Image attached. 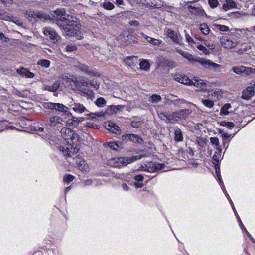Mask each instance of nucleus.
<instances>
[{
	"label": "nucleus",
	"mask_w": 255,
	"mask_h": 255,
	"mask_svg": "<svg viewBox=\"0 0 255 255\" xmlns=\"http://www.w3.org/2000/svg\"><path fill=\"white\" fill-rule=\"evenodd\" d=\"M176 51L180 54L184 58L191 62H196L200 64L204 68L209 70H213L215 71L219 72L222 66L213 62L209 59L201 58L199 57H194L187 51L181 50L178 48H175Z\"/></svg>",
	"instance_id": "1"
},
{
	"label": "nucleus",
	"mask_w": 255,
	"mask_h": 255,
	"mask_svg": "<svg viewBox=\"0 0 255 255\" xmlns=\"http://www.w3.org/2000/svg\"><path fill=\"white\" fill-rule=\"evenodd\" d=\"M141 158V156H134L131 157H115L109 159L107 164L112 167L120 168Z\"/></svg>",
	"instance_id": "2"
},
{
	"label": "nucleus",
	"mask_w": 255,
	"mask_h": 255,
	"mask_svg": "<svg viewBox=\"0 0 255 255\" xmlns=\"http://www.w3.org/2000/svg\"><path fill=\"white\" fill-rule=\"evenodd\" d=\"M72 22L71 21H67L64 22L63 24L60 23H57V25L63 31V33L64 35L68 36H73L76 33V27L78 24L77 19L75 17H73Z\"/></svg>",
	"instance_id": "3"
},
{
	"label": "nucleus",
	"mask_w": 255,
	"mask_h": 255,
	"mask_svg": "<svg viewBox=\"0 0 255 255\" xmlns=\"http://www.w3.org/2000/svg\"><path fill=\"white\" fill-rule=\"evenodd\" d=\"M62 138L66 141L74 143L73 141L78 138V135L73 130L67 128H63L60 131Z\"/></svg>",
	"instance_id": "4"
},
{
	"label": "nucleus",
	"mask_w": 255,
	"mask_h": 255,
	"mask_svg": "<svg viewBox=\"0 0 255 255\" xmlns=\"http://www.w3.org/2000/svg\"><path fill=\"white\" fill-rule=\"evenodd\" d=\"M43 33L45 36L48 37L54 43H58L61 40V37L55 30L50 27L43 28Z\"/></svg>",
	"instance_id": "5"
},
{
	"label": "nucleus",
	"mask_w": 255,
	"mask_h": 255,
	"mask_svg": "<svg viewBox=\"0 0 255 255\" xmlns=\"http://www.w3.org/2000/svg\"><path fill=\"white\" fill-rule=\"evenodd\" d=\"M166 34L174 43L180 45H184L182 37L179 33L172 29H168L166 31Z\"/></svg>",
	"instance_id": "6"
},
{
	"label": "nucleus",
	"mask_w": 255,
	"mask_h": 255,
	"mask_svg": "<svg viewBox=\"0 0 255 255\" xmlns=\"http://www.w3.org/2000/svg\"><path fill=\"white\" fill-rule=\"evenodd\" d=\"M192 113V111L191 109H185L173 112L171 114V117L173 120H186Z\"/></svg>",
	"instance_id": "7"
},
{
	"label": "nucleus",
	"mask_w": 255,
	"mask_h": 255,
	"mask_svg": "<svg viewBox=\"0 0 255 255\" xmlns=\"http://www.w3.org/2000/svg\"><path fill=\"white\" fill-rule=\"evenodd\" d=\"M67 143L69 144L68 147L66 148L60 147V149L61 150L64 155L67 157H71L78 152L79 147L77 146V145L74 147L72 145V144L73 143L70 142V141H67Z\"/></svg>",
	"instance_id": "8"
},
{
	"label": "nucleus",
	"mask_w": 255,
	"mask_h": 255,
	"mask_svg": "<svg viewBox=\"0 0 255 255\" xmlns=\"http://www.w3.org/2000/svg\"><path fill=\"white\" fill-rule=\"evenodd\" d=\"M54 13L57 17H59L60 20L63 21L64 22L67 21H71V22H72V21H73L72 19L73 16L67 14L64 8L57 9L54 11Z\"/></svg>",
	"instance_id": "9"
},
{
	"label": "nucleus",
	"mask_w": 255,
	"mask_h": 255,
	"mask_svg": "<svg viewBox=\"0 0 255 255\" xmlns=\"http://www.w3.org/2000/svg\"><path fill=\"white\" fill-rule=\"evenodd\" d=\"M122 139L124 141H131L133 143L142 144L143 140L138 135L135 134H125L122 135Z\"/></svg>",
	"instance_id": "10"
},
{
	"label": "nucleus",
	"mask_w": 255,
	"mask_h": 255,
	"mask_svg": "<svg viewBox=\"0 0 255 255\" xmlns=\"http://www.w3.org/2000/svg\"><path fill=\"white\" fill-rule=\"evenodd\" d=\"M232 70L237 74H245L246 75L255 72V70L251 68L247 67L244 66H234L232 68Z\"/></svg>",
	"instance_id": "11"
},
{
	"label": "nucleus",
	"mask_w": 255,
	"mask_h": 255,
	"mask_svg": "<svg viewBox=\"0 0 255 255\" xmlns=\"http://www.w3.org/2000/svg\"><path fill=\"white\" fill-rule=\"evenodd\" d=\"M147 171L150 173H154L163 169L165 165L163 163L150 162L147 164Z\"/></svg>",
	"instance_id": "12"
},
{
	"label": "nucleus",
	"mask_w": 255,
	"mask_h": 255,
	"mask_svg": "<svg viewBox=\"0 0 255 255\" xmlns=\"http://www.w3.org/2000/svg\"><path fill=\"white\" fill-rule=\"evenodd\" d=\"M222 45L225 48L231 49L235 48L238 43L236 41H233L227 36L222 37L220 39Z\"/></svg>",
	"instance_id": "13"
},
{
	"label": "nucleus",
	"mask_w": 255,
	"mask_h": 255,
	"mask_svg": "<svg viewBox=\"0 0 255 255\" xmlns=\"http://www.w3.org/2000/svg\"><path fill=\"white\" fill-rule=\"evenodd\" d=\"M69 106L71 107L72 110L76 113L81 114L85 112H89L86 107L80 103L74 102L71 103Z\"/></svg>",
	"instance_id": "14"
},
{
	"label": "nucleus",
	"mask_w": 255,
	"mask_h": 255,
	"mask_svg": "<svg viewBox=\"0 0 255 255\" xmlns=\"http://www.w3.org/2000/svg\"><path fill=\"white\" fill-rule=\"evenodd\" d=\"M105 128L107 130L115 134H118L120 133L119 127L111 121H108L105 123Z\"/></svg>",
	"instance_id": "15"
},
{
	"label": "nucleus",
	"mask_w": 255,
	"mask_h": 255,
	"mask_svg": "<svg viewBox=\"0 0 255 255\" xmlns=\"http://www.w3.org/2000/svg\"><path fill=\"white\" fill-rule=\"evenodd\" d=\"M75 67L78 68L79 70H81L83 72L87 73L89 75H94V76H99L97 73L94 71L90 70L89 67L84 64L78 63L77 65H75Z\"/></svg>",
	"instance_id": "16"
},
{
	"label": "nucleus",
	"mask_w": 255,
	"mask_h": 255,
	"mask_svg": "<svg viewBox=\"0 0 255 255\" xmlns=\"http://www.w3.org/2000/svg\"><path fill=\"white\" fill-rule=\"evenodd\" d=\"M62 118L58 116H53L49 118L47 124L51 127H59V125H62Z\"/></svg>",
	"instance_id": "17"
},
{
	"label": "nucleus",
	"mask_w": 255,
	"mask_h": 255,
	"mask_svg": "<svg viewBox=\"0 0 255 255\" xmlns=\"http://www.w3.org/2000/svg\"><path fill=\"white\" fill-rule=\"evenodd\" d=\"M174 78L176 81L180 83L185 85H191V80L185 75L177 74L174 76Z\"/></svg>",
	"instance_id": "18"
},
{
	"label": "nucleus",
	"mask_w": 255,
	"mask_h": 255,
	"mask_svg": "<svg viewBox=\"0 0 255 255\" xmlns=\"http://www.w3.org/2000/svg\"><path fill=\"white\" fill-rule=\"evenodd\" d=\"M191 85H193L200 90H205L207 85L203 80L198 78H195L191 81Z\"/></svg>",
	"instance_id": "19"
},
{
	"label": "nucleus",
	"mask_w": 255,
	"mask_h": 255,
	"mask_svg": "<svg viewBox=\"0 0 255 255\" xmlns=\"http://www.w3.org/2000/svg\"><path fill=\"white\" fill-rule=\"evenodd\" d=\"M140 34L143 36V37L149 43L151 44L152 45L154 46H159L160 45L162 42V40L160 39H157L152 37H151L150 36H148L146 35H145L143 32H140Z\"/></svg>",
	"instance_id": "20"
},
{
	"label": "nucleus",
	"mask_w": 255,
	"mask_h": 255,
	"mask_svg": "<svg viewBox=\"0 0 255 255\" xmlns=\"http://www.w3.org/2000/svg\"><path fill=\"white\" fill-rule=\"evenodd\" d=\"M16 71L19 75L24 76L26 78H32L34 77V74L33 73L24 67L17 69Z\"/></svg>",
	"instance_id": "21"
},
{
	"label": "nucleus",
	"mask_w": 255,
	"mask_h": 255,
	"mask_svg": "<svg viewBox=\"0 0 255 255\" xmlns=\"http://www.w3.org/2000/svg\"><path fill=\"white\" fill-rule=\"evenodd\" d=\"M60 84L59 81H56L53 83V85L51 86L44 84L42 86V89L49 92H55L59 88Z\"/></svg>",
	"instance_id": "22"
},
{
	"label": "nucleus",
	"mask_w": 255,
	"mask_h": 255,
	"mask_svg": "<svg viewBox=\"0 0 255 255\" xmlns=\"http://www.w3.org/2000/svg\"><path fill=\"white\" fill-rule=\"evenodd\" d=\"M254 93V88L250 86L248 87L246 90L243 91L242 98L245 100H249L253 95Z\"/></svg>",
	"instance_id": "23"
},
{
	"label": "nucleus",
	"mask_w": 255,
	"mask_h": 255,
	"mask_svg": "<svg viewBox=\"0 0 255 255\" xmlns=\"http://www.w3.org/2000/svg\"><path fill=\"white\" fill-rule=\"evenodd\" d=\"M188 9L192 14L196 16H203L205 14L204 10L200 7H194L191 5H189Z\"/></svg>",
	"instance_id": "24"
},
{
	"label": "nucleus",
	"mask_w": 255,
	"mask_h": 255,
	"mask_svg": "<svg viewBox=\"0 0 255 255\" xmlns=\"http://www.w3.org/2000/svg\"><path fill=\"white\" fill-rule=\"evenodd\" d=\"M137 57L136 56H128L127 57L124 61L125 64L130 67L135 66L137 63Z\"/></svg>",
	"instance_id": "25"
},
{
	"label": "nucleus",
	"mask_w": 255,
	"mask_h": 255,
	"mask_svg": "<svg viewBox=\"0 0 255 255\" xmlns=\"http://www.w3.org/2000/svg\"><path fill=\"white\" fill-rule=\"evenodd\" d=\"M236 6V3L232 0H227L225 3L222 5L223 9L227 11L231 8H235Z\"/></svg>",
	"instance_id": "26"
},
{
	"label": "nucleus",
	"mask_w": 255,
	"mask_h": 255,
	"mask_svg": "<svg viewBox=\"0 0 255 255\" xmlns=\"http://www.w3.org/2000/svg\"><path fill=\"white\" fill-rule=\"evenodd\" d=\"M174 140L177 142H182L183 140V135L181 129L176 128L174 131Z\"/></svg>",
	"instance_id": "27"
},
{
	"label": "nucleus",
	"mask_w": 255,
	"mask_h": 255,
	"mask_svg": "<svg viewBox=\"0 0 255 255\" xmlns=\"http://www.w3.org/2000/svg\"><path fill=\"white\" fill-rule=\"evenodd\" d=\"M36 21L39 20H47L50 19V16L41 12H36Z\"/></svg>",
	"instance_id": "28"
},
{
	"label": "nucleus",
	"mask_w": 255,
	"mask_h": 255,
	"mask_svg": "<svg viewBox=\"0 0 255 255\" xmlns=\"http://www.w3.org/2000/svg\"><path fill=\"white\" fill-rule=\"evenodd\" d=\"M55 110L60 112L66 113L68 110V108L62 104L56 103Z\"/></svg>",
	"instance_id": "29"
},
{
	"label": "nucleus",
	"mask_w": 255,
	"mask_h": 255,
	"mask_svg": "<svg viewBox=\"0 0 255 255\" xmlns=\"http://www.w3.org/2000/svg\"><path fill=\"white\" fill-rule=\"evenodd\" d=\"M44 108L46 109L55 110L56 108V103L52 102H45L43 104Z\"/></svg>",
	"instance_id": "30"
},
{
	"label": "nucleus",
	"mask_w": 255,
	"mask_h": 255,
	"mask_svg": "<svg viewBox=\"0 0 255 255\" xmlns=\"http://www.w3.org/2000/svg\"><path fill=\"white\" fill-rule=\"evenodd\" d=\"M37 64L42 67L48 68L50 66V61L46 59L39 60L37 62Z\"/></svg>",
	"instance_id": "31"
},
{
	"label": "nucleus",
	"mask_w": 255,
	"mask_h": 255,
	"mask_svg": "<svg viewBox=\"0 0 255 255\" xmlns=\"http://www.w3.org/2000/svg\"><path fill=\"white\" fill-rule=\"evenodd\" d=\"M139 65L140 68L145 71L148 70L150 67L149 63L146 60H143L141 61Z\"/></svg>",
	"instance_id": "32"
},
{
	"label": "nucleus",
	"mask_w": 255,
	"mask_h": 255,
	"mask_svg": "<svg viewBox=\"0 0 255 255\" xmlns=\"http://www.w3.org/2000/svg\"><path fill=\"white\" fill-rule=\"evenodd\" d=\"M200 30L203 34L207 35L210 32V29L205 23H203L200 25Z\"/></svg>",
	"instance_id": "33"
},
{
	"label": "nucleus",
	"mask_w": 255,
	"mask_h": 255,
	"mask_svg": "<svg viewBox=\"0 0 255 255\" xmlns=\"http://www.w3.org/2000/svg\"><path fill=\"white\" fill-rule=\"evenodd\" d=\"M231 106L230 104L227 103L221 108L220 110V115H228L229 113L228 109L231 108Z\"/></svg>",
	"instance_id": "34"
},
{
	"label": "nucleus",
	"mask_w": 255,
	"mask_h": 255,
	"mask_svg": "<svg viewBox=\"0 0 255 255\" xmlns=\"http://www.w3.org/2000/svg\"><path fill=\"white\" fill-rule=\"evenodd\" d=\"M161 100V97L159 95L153 94L149 98V101L151 103H157Z\"/></svg>",
	"instance_id": "35"
},
{
	"label": "nucleus",
	"mask_w": 255,
	"mask_h": 255,
	"mask_svg": "<svg viewBox=\"0 0 255 255\" xmlns=\"http://www.w3.org/2000/svg\"><path fill=\"white\" fill-rule=\"evenodd\" d=\"M184 33L186 41L188 43V44L190 46H193V44H195V41L193 40L192 38L190 36V35L187 32L186 30H184Z\"/></svg>",
	"instance_id": "36"
},
{
	"label": "nucleus",
	"mask_w": 255,
	"mask_h": 255,
	"mask_svg": "<svg viewBox=\"0 0 255 255\" xmlns=\"http://www.w3.org/2000/svg\"><path fill=\"white\" fill-rule=\"evenodd\" d=\"M158 115L159 117L161 120H166L167 121H170L171 120H173V119L172 118V117H171V115H170V116H168V115H166L164 112L159 113L158 114Z\"/></svg>",
	"instance_id": "37"
},
{
	"label": "nucleus",
	"mask_w": 255,
	"mask_h": 255,
	"mask_svg": "<svg viewBox=\"0 0 255 255\" xmlns=\"http://www.w3.org/2000/svg\"><path fill=\"white\" fill-rule=\"evenodd\" d=\"M106 103V100L103 97L98 98L95 101L96 105L100 107H103L104 105H105Z\"/></svg>",
	"instance_id": "38"
},
{
	"label": "nucleus",
	"mask_w": 255,
	"mask_h": 255,
	"mask_svg": "<svg viewBox=\"0 0 255 255\" xmlns=\"http://www.w3.org/2000/svg\"><path fill=\"white\" fill-rule=\"evenodd\" d=\"M186 102L183 99H178L172 101V103L177 107H180V105L186 103Z\"/></svg>",
	"instance_id": "39"
},
{
	"label": "nucleus",
	"mask_w": 255,
	"mask_h": 255,
	"mask_svg": "<svg viewBox=\"0 0 255 255\" xmlns=\"http://www.w3.org/2000/svg\"><path fill=\"white\" fill-rule=\"evenodd\" d=\"M102 7L107 10H111L114 8L115 6L113 3L110 2H104Z\"/></svg>",
	"instance_id": "40"
},
{
	"label": "nucleus",
	"mask_w": 255,
	"mask_h": 255,
	"mask_svg": "<svg viewBox=\"0 0 255 255\" xmlns=\"http://www.w3.org/2000/svg\"><path fill=\"white\" fill-rule=\"evenodd\" d=\"M202 103L207 107L211 108L214 105L213 101L209 99H205L202 100Z\"/></svg>",
	"instance_id": "41"
},
{
	"label": "nucleus",
	"mask_w": 255,
	"mask_h": 255,
	"mask_svg": "<svg viewBox=\"0 0 255 255\" xmlns=\"http://www.w3.org/2000/svg\"><path fill=\"white\" fill-rule=\"evenodd\" d=\"M77 166L80 170L86 171L88 168V165L85 164V161H81L77 163Z\"/></svg>",
	"instance_id": "42"
},
{
	"label": "nucleus",
	"mask_w": 255,
	"mask_h": 255,
	"mask_svg": "<svg viewBox=\"0 0 255 255\" xmlns=\"http://www.w3.org/2000/svg\"><path fill=\"white\" fill-rule=\"evenodd\" d=\"M75 177L70 174L65 175L63 177V182L65 183H70L74 179Z\"/></svg>",
	"instance_id": "43"
},
{
	"label": "nucleus",
	"mask_w": 255,
	"mask_h": 255,
	"mask_svg": "<svg viewBox=\"0 0 255 255\" xmlns=\"http://www.w3.org/2000/svg\"><path fill=\"white\" fill-rule=\"evenodd\" d=\"M210 142L212 145H214L216 148L219 146V141L217 137H211Z\"/></svg>",
	"instance_id": "44"
},
{
	"label": "nucleus",
	"mask_w": 255,
	"mask_h": 255,
	"mask_svg": "<svg viewBox=\"0 0 255 255\" xmlns=\"http://www.w3.org/2000/svg\"><path fill=\"white\" fill-rule=\"evenodd\" d=\"M196 142L200 146V147H204L206 144V142L205 139L201 138L200 137H197L196 138Z\"/></svg>",
	"instance_id": "45"
},
{
	"label": "nucleus",
	"mask_w": 255,
	"mask_h": 255,
	"mask_svg": "<svg viewBox=\"0 0 255 255\" xmlns=\"http://www.w3.org/2000/svg\"><path fill=\"white\" fill-rule=\"evenodd\" d=\"M26 14L28 18H33L34 19L36 20V12H34V11L32 10H29L27 11Z\"/></svg>",
	"instance_id": "46"
},
{
	"label": "nucleus",
	"mask_w": 255,
	"mask_h": 255,
	"mask_svg": "<svg viewBox=\"0 0 255 255\" xmlns=\"http://www.w3.org/2000/svg\"><path fill=\"white\" fill-rule=\"evenodd\" d=\"M216 27L219 30L223 32H226L229 30V28L228 26L223 25H216Z\"/></svg>",
	"instance_id": "47"
},
{
	"label": "nucleus",
	"mask_w": 255,
	"mask_h": 255,
	"mask_svg": "<svg viewBox=\"0 0 255 255\" xmlns=\"http://www.w3.org/2000/svg\"><path fill=\"white\" fill-rule=\"evenodd\" d=\"M208 3L211 7L214 8L218 5V1L217 0H208Z\"/></svg>",
	"instance_id": "48"
},
{
	"label": "nucleus",
	"mask_w": 255,
	"mask_h": 255,
	"mask_svg": "<svg viewBox=\"0 0 255 255\" xmlns=\"http://www.w3.org/2000/svg\"><path fill=\"white\" fill-rule=\"evenodd\" d=\"M77 47L75 45L69 44L66 47V50L68 52H72L76 50Z\"/></svg>",
	"instance_id": "49"
},
{
	"label": "nucleus",
	"mask_w": 255,
	"mask_h": 255,
	"mask_svg": "<svg viewBox=\"0 0 255 255\" xmlns=\"http://www.w3.org/2000/svg\"><path fill=\"white\" fill-rule=\"evenodd\" d=\"M108 146L113 150H117V148L119 147V146L117 144L111 142L107 143Z\"/></svg>",
	"instance_id": "50"
},
{
	"label": "nucleus",
	"mask_w": 255,
	"mask_h": 255,
	"mask_svg": "<svg viewBox=\"0 0 255 255\" xmlns=\"http://www.w3.org/2000/svg\"><path fill=\"white\" fill-rule=\"evenodd\" d=\"M219 155L214 154L212 157L213 163L215 165V166L216 165L218 166L219 160Z\"/></svg>",
	"instance_id": "51"
},
{
	"label": "nucleus",
	"mask_w": 255,
	"mask_h": 255,
	"mask_svg": "<svg viewBox=\"0 0 255 255\" xmlns=\"http://www.w3.org/2000/svg\"><path fill=\"white\" fill-rule=\"evenodd\" d=\"M73 121L72 122H71V123H69L68 122V124L69 125H70V124L73 125V124H74V123H73V122H76V123H78L79 122L83 121V119L82 118H80L78 119V118L74 117Z\"/></svg>",
	"instance_id": "52"
},
{
	"label": "nucleus",
	"mask_w": 255,
	"mask_h": 255,
	"mask_svg": "<svg viewBox=\"0 0 255 255\" xmlns=\"http://www.w3.org/2000/svg\"><path fill=\"white\" fill-rule=\"evenodd\" d=\"M133 178L138 181H142L144 179L143 176L141 175H135Z\"/></svg>",
	"instance_id": "53"
},
{
	"label": "nucleus",
	"mask_w": 255,
	"mask_h": 255,
	"mask_svg": "<svg viewBox=\"0 0 255 255\" xmlns=\"http://www.w3.org/2000/svg\"><path fill=\"white\" fill-rule=\"evenodd\" d=\"M140 124H141L139 122L132 121L131 123V125L132 126V127H133V128H139L140 126Z\"/></svg>",
	"instance_id": "54"
},
{
	"label": "nucleus",
	"mask_w": 255,
	"mask_h": 255,
	"mask_svg": "<svg viewBox=\"0 0 255 255\" xmlns=\"http://www.w3.org/2000/svg\"><path fill=\"white\" fill-rule=\"evenodd\" d=\"M197 48L199 50L202 51L204 53H205L207 51V49L205 48V47H204V46H203L202 45H198L197 46Z\"/></svg>",
	"instance_id": "55"
},
{
	"label": "nucleus",
	"mask_w": 255,
	"mask_h": 255,
	"mask_svg": "<svg viewBox=\"0 0 255 255\" xmlns=\"http://www.w3.org/2000/svg\"><path fill=\"white\" fill-rule=\"evenodd\" d=\"M129 23L130 25H131L132 26H134V27H137L139 25V22L136 20H132V21H130Z\"/></svg>",
	"instance_id": "56"
},
{
	"label": "nucleus",
	"mask_w": 255,
	"mask_h": 255,
	"mask_svg": "<svg viewBox=\"0 0 255 255\" xmlns=\"http://www.w3.org/2000/svg\"><path fill=\"white\" fill-rule=\"evenodd\" d=\"M80 83L83 86H87L88 85V81L83 78L81 79Z\"/></svg>",
	"instance_id": "57"
},
{
	"label": "nucleus",
	"mask_w": 255,
	"mask_h": 255,
	"mask_svg": "<svg viewBox=\"0 0 255 255\" xmlns=\"http://www.w3.org/2000/svg\"><path fill=\"white\" fill-rule=\"evenodd\" d=\"M237 217L238 218V221L239 224L241 228L243 230H246V228L243 226L242 222L239 216L238 215H237Z\"/></svg>",
	"instance_id": "58"
},
{
	"label": "nucleus",
	"mask_w": 255,
	"mask_h": 255,
	"mask_svg": "<svg viewBox=\"0 0 255 255\" xmlns=\"http://www.w3.org/2000/svg\"><path fill=\"white\" fill-rule=\"evenodd\" d=\"M13 21L18 25L21 26L23 24L22 21L20 19L15 18L13 20Z\"/></svg>",
	"instance_id": "59"
},
{
	"label": "nucleus",
	"mask_w": 255,
	"mask_h": 255,
	"mask_svg": "<svg viewBox=\"0 0 255 255\" xmlns=\"http://www.w3.org/2000/svg\"><path fill=\"white\" fill-rule=\"evenodd\" d=\"M246 233L247 236L249 238V239L253 243H255V240L253 239L252 235L248 232V231L246 229L244 230Z\"/></svg>",
	"instance_id": "60"
},
{
	"label": "nucleus",
	"mask_w": 255,
	"mask_h": 255,
	"mask_svg": "<svg viewBox=\"0 0 255 255\" xmlns=\"http://www.w3.org/2000/svg\"><path fill=\"white\" fill-rule=\"evenodd\" d=\"M215 169L216 173L218 178H220L221 175L220 173V168H219V166L216 165L215 166Z\"/></svg>",
	"instance_id": "61"
},
{
	"label": "nucleus",
	"mask_w": 255,
	"mask_h": 255,
	"mask_svg": "<svg viewBox=\"0 0 255 255\" xmlns=\"http://www.w3.org/2000/svg\"><path fill=\"white\" fill-rule=\"evenodd\" d=\"M235 126V124L233 122H227V124H226V126L229 128H231Z\"/></svg>",
	"instance_id": "62"
},
{
	"label": "nucleus",
	"mask_w": 255,
	"mask_h": 255,
	"mask_svg": "<svg viewBox=\"0 0 255 255\" xmlns=\"http://www.w3.org/2000/svg\"><path fill=\"white\" fill-rule=\"evenodd\" d=\"M146 168H147V164H145L144 165H141L139 170L144 171H147Z\"/></svg>",
	"instance_id": "63"
},
{
	"label": "nucleus",
	"mask_w": 255,
	"mask_h": 255,
	"mask_svg": "<svg viewBox=\"0 0 255 255\" xmlns=\"http://www.w3.org/2000/svg\"><path fill=\"white\" fill-rule=\"evenodd\" d=\"M116 4L118 5H122L124 4L123 0H116Z\"/></svg>",
	"instance_id": "64"
}]
</instances>
